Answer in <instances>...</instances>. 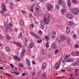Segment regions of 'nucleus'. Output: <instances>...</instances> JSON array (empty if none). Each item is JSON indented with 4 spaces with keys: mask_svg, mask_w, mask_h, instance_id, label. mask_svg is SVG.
<instances>
[{
    "mask_svg": "<svg viewBox=\"0 0 79 79\" xmlns=\"http://www.w3.org/2000/svg\"><path fill=\"white\" fill-rule=\"evenodd\" d=\"M50 16H48V19H47L46 18H44L43 19V23L44 24H48L49 23V22H50Z\"/></svg>",
    "mask_w": 79,
    "mask_h": 79,
    "instance_id": "nucleus-1",
    "label": "nucleus"
},
{
    "mask_svg": "<svg viewBox=\"0 0 79 79\" xmlns=\"http://www.w3.org/2000/svg\"><path fill=\"white\" fill-rule=\"evenodd\" d=\"M2 7L3 8L2 9V10L1 11V13L2 14H3L4 12H5L6 11V6H5L4 4H2Z\"/></svg>",
    "mask_w": 79,
    "mask_h": 79,
    "instance_id": "nucleus-2",
    "label": "nucleus"
},
{
    "mask_svg": "<svg viewBox=\"0 0 79 79\" xmlns=\"http://www.w3.org/2000/svg\"><path fill=\"white\" fill-rule=\"evenodd\" d=\"M66 16V17L69 19H72L73 18V15L71 14H67Z\"/></svg>",
    "mask_w": 79,
    "mask_h": 79,
    "instance_id": "nucleus-3",
    "label": "nucleus"
},
{
    "mask_svg": "<svg viewBox=\"0 0 79 79\" xmlns=\"http://www.w3.org/2000/svg\"><path fill=\"white\" fill-rule=\"evenodd\" d=\"M47 64L45 63H43L42 66V69L43 70H45V69L47 68Z\"/></svg>",
    "mask_w": 79,
    "mask_h": 79,
    "instance_id": "nucleus-4",
    "label": "nucleus"
},
{
    "mask_svg": "<svg viewBox=\"0 0 79 79\" xmlns=\"http://www.w3.org/2000/svg\"><path fill=\"white\" fill-rule=\"evenodd\" d=\"M73 12L74 15H77V14L79 13V10L77 9H74L73 10Z\"/></svg>",
    "mask_w": 79,
    "mask_h": 79,
    "instance_id": "nucleus-5",
    "label": "nucleus"
},
{
    "mask_svg": "<svg viewBox=\"0 0 79 79\" xmlns=\"http://www.w3.org/2000/svg\"><path fill=\"white\" fill-rule=\"evenodd\" d=\"M60 38L62 42H64V41L68 39V38L65 36H61Z\"/></svg>",
    "mask_w": 79,
    "mask_h": 79,
    "instance_id": "nucleus-6",
    "label": "nucleus"
},
{
    "mask_svg": "<svg viewBox=\"0 0 79 79\" xmlns=\"http://www.w3.org/2000/svg\"><path fill=\"white\" fill-rule=\"evenodd\" d=\"M25 51L26 48H25V47H24L23 48V50H22V52L21 54V56H24V53H25Z\"/></svg>",
    "mask_w": 79,
    "mask_h": 79,
    "instance_id": "nucleus-7",
    "label": "nucleus"
},
{
    "mask_svg": "<svg viewBox=\"0 0 79 79\" xmlns=\"http://www.w3.org/2000/svg\"><path fill=\"white\" fill-rule=\"evenodd\" d=\"M55 66L57 69H59L60 68V62H57L55 64Z\"/></svg>",
    "mask_w": 79,
    "mask_h": 79,
    "instance_id": "nucleus-8",
    "label": "nucleus"
},
{
    "mask_svg": "<svg viewBox=\"0 0 79 79\" xmlns=\"http://www.w3.org/2000/svg\"><path fill=\"white\" fill-rule=\"evenodd\" d=\"M51 47H52L53 49L54 50H55V49H56L58 47L57 46H56V44L55 43H53L52 44Z\"/></svg>",
    "mask_w": 79,
    "mask_h": 79,
    "instance_id": "nucleus-9",
    "label": "nucleus"
},
{
    "mask_svg": "<svg viewBox=\"0 0 79 79\" xmlns=\"http://www.w3.org/2000/svg\"><path fill=\"white\" fill-rule=\"evenodd\" d=\"M23 42L24 44L25 47L27 46V38L25 37L23 39Z\"/></svg>",
    "mask_w": 79,
    "mask_h": 79,
    "instance_id": "nucleus-10",
    "label": "nucleus"
},
{
    "mask_svg": "<svg viewBox=\"0 0 79 79\" xmlns=\"http://www.w3.org/2000/svg\"><path fill=\"white\" fill-rule=\"evenodd\" d=\"M26 61L27 63V65L28 66H31V63H30V60L27 58L26 59Z\"/></svg>",
    "mask_w": 79,
    "mask_h": 79,
    "instance_id": "nucleus-11",
    "label": "nucleus"
},
{
    "mask_svg": "<svg viewBox=\"0 0 79 79\" xmlns=\"http://www.w3.org/2000/svg\"><path fill=\"white\" fill-rule=\"evenodd\" d=\"M4 26L6 30H8L9 27H8V23H6L4 24Z\"/></svg>",
    "mask_w": 79,
    "mask_h": 79,
    "instance_id": "nucleus-12",
    "label": "nucleus"
},
{
    "mask_svg": "<svg viewBox=\"0 0 79 79\" xmlns=\"http://www.w3.org/2000/svg\"><path fill=\"white\" fill-rule=\"evenodd\" d=\"M74 61V59H68L65 60L66 62H72Z\"/></svg>",
    "mask_w": 79,
    "mask_h": 79,
    "instance_id": "nucleus-13",
    "label": "nucleus"
},
{
    "mask_svg": "<svg viewBox=\"0 0 79 79\" xmlns=\"http://www.w3.org/2000/svg\"><path fill=\"white\" fill-rule=\"evenodd\" d=\"M30 34H31V35H33V36H34V37H35V38H37V36L35 34L32 32L31 31L30 32Z\"/></svg>",
    "mask_w": 79,
    "mask_h": 79,
    "instance_id": "nucleus-14",
    "label": "nucleus"
},
{
    "mask_svg": "<svg viewBox=\"0 0 79 79\" xmlns=\"http://www.w3.org/2000/svg\"><path fill=\"white\" fill-rule=\"evenodd\" d=\"M34 47V44L32 43H31L28 46L29 48H32V47Z\"/></svg>",
    "mask_w": 79,
    "mask_h": 79,
    "instance_id": "nucleus-15",
    "label": "nucleus"
},
{
    "mask_svg": "<svg viewBox=\"0 0 79 79\" xmlns=\"http://www.w3.org/2000/svg\"><path fill=\"white\" fill-rule=\"evenodd\" d=\"M67 5L68 7H70L71 6V1L68 0L67 2Z\"/></svg>",
    "mask_w": 79,
    "mask_h": 79,
    "instance_id": "nucleus-16",
    "label": "nucleus"
},
{
    "mask_svg": "<svg viewBox=\"0 0 79 79\" xmlns=\"http://www.w3.org/2000/svg\"><path fill=\"white\" fill-rule=\"evenodd\" d=\"M66 9H62L61 10V13H62V14L63 15H64V13H65V12H66Z\"/></svg>",
    "mask_w": 79,
    "mask_h": 79,
    "instance_id": "nucleus-17",
    "label": "nucleus"
},
{
    "mask_svg": "<svg viewBox=\"0 0 79 79\" xmlns=\"http://www.w3.org/2000/svg\"><path fill=\"white\" fill-rule=\"evenodd\" d=\"M20 23L21 25L22 26H24V21H23V19L20 20Z\"/></svg>",
    "mask_w": 79,
    "mask_h": 79,
    "instance_id": "nucleus-18",
    "label": "nucleus"
},
{
    "mask_svg": "<svg viewBox=\"0 0 79 79\" xmlns=\"http://www.w3.org/2000/svg\"><path fill=\"white\" fill-rule=\"evenodd\" d=\"M68 24H69V25L70 26H73V22L71 21H69L68 22Z\"/></svg>",
    "mask_w": 79,
    "mask_h": 79,
    "instance_id": "nucleus-19",
    "label": "nucleus"
},
{
    "mask_svg": "<svg viewBox=\"0 0 79 79\" xmlns=\"http://www.w3.org/2000/svg\"><path fill=\"white\" fill-rule=\"evenodd\" d=\"M22 34H23L22 32H21L20 33V34H19L18 35V38H19V39H21V38H22Z\"/></svg>",
    "mask_w": 79,
    "mask_h": 79,
    "instance_id": "nucleus-20",
    "label": "nucleus"
},
{
    "mask_svg": "<svg viewBox=\"0 0 79 79\" xmlns=\"http://www.w3.org/2000/svg\"><path fill=\"white\" fill-rule=\"evenodd\" d=\"M46 52H45V50L44 49H42L41 51V53L43 55H45V54Z\"/></svg>",
    "mask_w": 79,
    "mask_h": 79,
    "instance_id": "nucleus-21",
    "label": "nucleus"
},
{
    "mask_svg": "<svg viewBox=\"0 0 79 79\" xmlns=\"http://www.w3.org/2000/svg\"><path fill=\"white\" fill-rule=\"evenodd\" d=\"M70 55L69 54L67 55L65 57L64 60H66V59H68V58H69L70 57Z\"/></svg>",
    "mask_w": 79,
    "mask_h": 79,
    "instance_id": "nucleus-22",
    "label": "nucleus"
},
{
    "mask_svg": "<svg viewBox=\"0 0 79 79\" xmlns=\"http://www.w3.org/2000/svg\"><path fill=\"white\" fill-rule=\"evenodd\" d=\"M14 58L17 60H18V61H19L20 60V58H19V57H17L16 56H15Z\"/></svg>",
    "mask_w": 79,
    "mask_h": 79,
    "instance_id": "nucleus-23",
    "label": "nucleus"
},
{
    "mask_svg": "<svg viewBox=\"0 0 79 79\" xmlns=\"http://www.w3.org/2000/svg\"><path fill=\"white\" fill-rule=\"evenodd\" d=\"M58 3L60 4V5H62V4H63V1H62V0H59Z\"/></svg>",
    "mask_w": 79,
    "mask_h": 79,
    "instance_id": "nucleus-24",
    "label": "nucleus"
},
{
    "mask_svg": "<svg viewBox=\"0 0 79 79\" xmlns=\"http://www.w3.org/2000/svg\"><path fill=\"white\" fill-rule=\"evenodd\" d=\"M10 8H13V2H11L10 3Z\"/></svg>",
    "mask_w": 79,
    "mask_h": 79,
    "instance_id": "nucleus-25",
    "label": "nucleus"
},
{
    "mask_svg": "<svg viewBox=\"0 0 79 79\" xmlns=\"http://www.w3.org/2000/svg\"><path fill=\"white\" fill-rule=\"evenodd\" d=\"M32 7H33V6H31L30 8V10L31 12H33L34 11V9H33V8Z\"/></svg>",
    "mask_w": 79,
    "mask_h": 79,
    "instance_id": "nucleus-26",
    "label": "nucleus"
},
{
    "mask_svg": "<svg viewBox=\"0 0 79 79\" xmlns=\"http://www.w3.org/2000/svg\"><path fill=\"white\" fill-rule=\"evenodd\" d=\"M60 6V5L59 4H57L55 6V7L56 9H58L59 7Z\"/></svg>",
    "mask_w": 79,
    "mask_h": 79,
    "instance_id": "nucleus-27",
    "label": "nucleus"
},
{
    "mask_svg": "<svg viewBox=\"0 0 79 79\" xmlns=\"http://www.w3.org/2000/svg\"><path fill=\"white\" fill-rule=\"evenodd\" d=\"M51 37L52 39H55V35H53V34H51Z\"/></svg>",
    "mask_w": 79,
    "mask_h": 79,
    "instance_id": "nucleus-28",
    "label": "nucleus"
},
{
    "mask_svg": "<svg viewBox=\"0 0 79 79\" xmlns=\"http://www.w3.org/2000/svg\"><path fill=\"white\" fill-rule=\"evenodd\" d=\"M5 48L6 50V51H7V52H9V51L10 50V48H9V47H6Z\"/></svg>",
    "mask_w": 79,
    "mask_h": 79,
    "instance_id": "nucleus-29",
    "label": "nucleus"
},
{
    "mask_svg": "<svg viewBox=\"0 0 79 79\" xmlns=\"http://www.w3.org/2000/svg\"><path fill=\"white\" fill-rule=\"evenodd\" d=\"M41 28L42 29H44V27H45L44 25H43V24L42 23L41 24Z\"/></svg>",
    "mask_w": 79,
    "mask_h": 79,
    "instance_id": "nucleus-30",
    "label": "nucleus"
},
{
    "mask_svg": "<svg viewBox=\"0 0 79 79\" xmlns=\"http://www.w3.org/2000/svg\"><path fill=\"white\" fill-rule=\"evenodd\" d=\"M42 40L41 39H40L39 40H38L37 41V42L38 43V44H40L42 42Z\"/></svg>",
    "mask_w": 79,
    "mask_h": 79,
    "instance_id": "nucleus-31",
    "label": "nucleus"
},
{
    "mask_svg": "<svg viewBox=\"0 0 79 79\" xmlns=\"http://www.w3.org/2000/svg\"><path fill=\"white\" fill-rule=\"evenodd\" d=\"M45 38L46 39V40H47V41H48V40H49V37H48V36L45 35Z\"/></svg>",
    "mask_w": 79,
    "mask_h": 79,
    "instance_id": "nucleus-32",
    "label": "nucleus"
},
{
    "mask_svg": "<svg viewBox=\"0 0 79 79\" xmlns=\"http://www.w3.org/2000/svg\"><path fill=\"white\" fill-rule=\"evenodd\" d=\"M10 72L11 73H13L14 74L15 73V71H17L16 70H13V69L11 70L10 71Z\"/></svg>",
    "mask_w": 79,
    "mask_h": 79,
    "instance_id": "nucleus-33",
    "label": "nucleus"
},
{
    "mask_svg": "<svg viewBox=\"0 0 79 79\" xmlns=\"http://www.w3.org/2000/svg\"><path fill=\"white\" fill-rule=\"evenodd\" d=\"M72 2L73 3H77V1L76 0H72Z\"/></svg>",
    "mask_w": 79,
    "mask_h": 79,
    "instance_id": "nucleus-34",
    "label": "nucleus"
},
{
    "mask_svg": "<svg viewBox=\"0 0 79 79\" xmlns=\"http://www.w3.org/2000/svg\"><path fill=\"white\" fill-rule=\"evenodd\" d=\"M59 52V50H58V49H56L54 53L55 54H57Z\"/></svg>",
    "mask_w": 79,
    "mask_h": 79,
    "instance_id": "nucleus-35",
    "label": "nucleus"
},
{
    "mask_svg": "<svg viewBox=\"0 0 79 79\" xmlns=\"http://www.w3.org/2000/svg\"><path fill=\"white\" fill-rule=\"evenodd\" d=\"M67 44H69V42H70V39H69V38H68L67 39Z\"/></svg>",
    "mask_w": 79,
    "mask_h": 79,
    "instance_id": "nucleus-36",
    "label": "nucleus"
},
{
    "mask_svg": "<svg viewBox=\"0 0 79 79\" xmlns=\"http://www.w3.org/2000/svg\"><path fill=\"white\" fill-rule=\"evenodd\" d=\"M66 32L68 34H69L70 33V30L69 29H67L66 30Z\"/></svg>",
    "mask_w": 79,
    "mask_h": 79,
    "instance_id": "nucleus-37",
    "label": "nucleus"
},
{
    "mask_svg": "<svg viewBox=\"0 0 79 79\" xmlns=\"http://www.w3.org/2000/svg\"><path fill=\"white\" fill-rule=\"evenodd\" d=\"M14 74H16V76H18V75L19 74V73H18L16 72V71H15L14 73Z\"/></svg>",
    "mask_w": 79,
    "mask_h": 79,
    "instance_id": "nucleus-38",
    "label": "nucleus"
},
{
    "mask_svg": "<svg viewBox=\"0 0 79 79\" xmlns=\"http://www.w3.org/2000/svg\"><path fill=\"white\" fill-rule=\"evenodd\" d=\"M37 49L36 48V47H34L33 49V50L34 51V52L37 51Z\"/></svg>",
    "mask_w": 79,
    "mask_h": 79,
    "instance_id": "nucleus-39",
    "label": "nucleus"
},
{
    "mask_svg": "<svg viewBox=\"0 0 79 79\" xmlns=\"http://www.w3.org/2000/svg\"><path fill=\"white\" fill-rule=\"evenodd\" d=\"M50 8H53V6H52V5L51 4H49V5L48 6Z\"/></svg>",
    "mask_w": 79,
    "mask_h": 79,
    "instance_id": "nucleus-40",
    "label": "nucleus"
},
{
    "mask_svg": "<svg viewBox=\"0 0 79 79\" xmlns=\"http://www.w3.org/2000/svg\"><path fill=\"white\" fill-rule=\"evenodd\" d=\"M71 54L73 56H74V55H75V53L74 52H71Z\"/></svg>",
    "mask_w": 79,
    "mask_h": 79,
    "instance_id": "nucleus-41",
    "label": "nucleus"
},
{
    "mask_svg": "<svg viewBox=\"0 0 79 79\" xmlns=\"http://www.w3.org/2000/svg\"><path fill=\"white\" fill-rule=\"evenodd\" d=\"M28 17L29 18H32V16L31 14H29L28 15Z\"/></svg>",
    "mask_w": 79,
    "mask_h": 79,
    "instance_id": "nucleus-42",
    "label": "nucleus"
},
{
    "mask_svg": "<svg viewBox=\"0 0 79 79\" xmlns=\"http://www.w3.org/2000/svg\"><path fill=\"white\" fill-rule=\"evenodd\" d=\"M6 75L8 76H9V77H11V75H10V74L6 73Z\"/></svg>",
    "mask_w": 79,
    "mask_h": 79,
    "instance_id": "nucleus-43",
    "label": "nucleus"
},
{
    "mask_svg": "<svg viewBox=\"0 0 79 79\" xmlns=\"http://www.w3.org/2000/svg\"><path fill=\"white\" fill-rule=\"evenodd\" d=\"M75 48H79V45L76 44L75 46Z\"/></svg>",
    "mask_w": 79,
    "mask_h": 79,
    "instance_id": "nucleus-44",
    "label": "nucleus"
},
{
    "mask_svg": "<svg viewBox=\"0 0 79 79\" xmlns=\"http://www.w3.org/2000/svg\"><path fill=\"white\" fill-rule=\"evenodd\" d=\"M38 33L39 34H42V31H38Z\"/></svg>",
    "mask_w": 79,
    "mask_h": 79,
    "instance_id": "nucleus-45",
    "label": "nucleus"
},
{
    "mask_svg": "<svg viewBox=\"0 0 79 79\" xmlns=\"http://www.w3.org/2000/svg\"><path fill=\"white\" fill-rule=\"evenodd\" d=\"M19 66L20 67H21V68H22V67H23V65L21 64H19Z\"/></svg>",
    "mask_w": 79,
    "mask_h": 79,
    "instance_id": "nucleus-46",
    "label": "nucleus"
},
{
    "mask_svg": "<svg viewBox=\"0 0 79 79\" xmlns=\"http://www.w3.org/2000/svg\"><path fill=\"white\" fill-rule=\"evenodd\" d=\"M47 9L48 11H50V8L48 6L47 7Z\"/></svg>",
    "mask_w": 79,
    "mask_h": 79,
    "instance_id": "nucleus-47",
    "label": "nucleus"
},
{
    "mask_svg": "<svg viewBox=\"0 0 79 79\" xmlns=\"http://www.w3.org/2000/svg\"><path fill=\"white\" fill-rule=\"evenodd\" d=\"M46 46L47 48H48V47H49V45L48 44V43H47Z\"/></svg>",
    "mask_w": 79,
    "mask_h": 79,
    "instance_id": "nucleus-48",
    "label": "nucleus"
},
{
    "mask_svg": "<svg viewBox=\"0 0 79 79\" xmlns=\"http://www.w3.org/2000/svg\"><path fill=\"white\" fill-rule=\"evenodd\" d=\"M75 64H76V65L77 66H78V65H79V61L76 62L75 63Z\"/></svg>",
    "mask_w": 79,
    "mask_h": 79,
    "instance_id": "nucleus-49",
    "label": "nucleus"
},
{
    "mask_svg": "<svg viewBox=\"0 0 79 79\" xmlns=\"http://www.w3.org/2000/svg\"><path fill=\"white\" fill-rule=\"evenodd\" d=\"M18 46H19L20 47H21V48H22L23 47V46L21 45L20 44L18 43Z\"/></svg>",
    "mask_w": 79,
    "mask_h": 79,
    "instance_id": "nucleus-50",
    "label": "nucleus"
},
{
    "mask_svg": "<svg viewBox=\"0 0 79 79\" xmlns=\"http://www.w3.org/2000/svg\"><path fill=\"white\" fill-rule=\"evenodd\" d=\"M69 79H74V77L73 76H71L70 77Z\"/></svg>",
    "mask_w": 79,
    "mask_h": 79,
    "instance_id": "nucleus-51",
    "label": "nucleus"
},
{
    "mask_svg": "<svg viewBox=\"0 0 79 79\" xmlns=\"http://www.w3.org/2000/svg\"><path fill=\"white\" fill-rule=\"evenodd\" d=\"M21 11L23 14H25V13H26V12H25V11H23V10H22Z\"/></svg>",
    "mask_w": 79,
    "mask_h": 79,
    "instance_id": "nucleus-52",
    "label": "nucleus"
},
{
    "mask_svg": "<svg viewBox=\"0 0 79 79\" xmlns=\"http://www.w3.org/2000/svg\"><path fill=\"white\" fill-rule=\"evenodd\" d=\"M13 44H15V45H18V43L16 42H13Z\"/></svg>",
    "mask_w": 79,
    "mask_h": 79,
    "instance_id": "nucleus-53",
    "label": "nucleus"
},
{
    "mask_svg": "<svg viewBox=\"0 0 79 79\" xmlns=\"http://www.w3.org/2000/svg\"><path fill=\"white\" fill-rule=\"evenodd\" d=\"M9 29L10 30V32H12L13 31V30L11 28V27L9 28Z\"/></svg>",
    "mask_w": 79,
    "mask_h": 79,
    "instance_id": "nucleus-54",
    "label": "nucleus"
},
{
    "mask_svg": "<svg viewBox=\"0 0 79 79\" xmlns=\"http://www.w3.org/2000/svg\"><path fill=\"white\" fill-rule=\"evenodd\" d=\"M62 58H60V59L59 60V62H60V63H61V61H62Z\"/></svg>",
    "mask_w": 79,
    "mask_h": 79,
    "instance_id": "nucleus-55",
    "label": "nucleus"
},
{
    "mask_svg": "<svg viewBox=\"0 0 79 79\" xmlns=\"http://www.w3.org/2000/svg\"><path fill=\"white\" fill-rule=\"evenodd\" d=\"M9 26L10 27H12L13 26V24L11 23H9Z\"/></svg>",
    "mask_w": 79,
    "mask_h": 79,
    "instance_id": "nucleus-56",
    "label": "nucleus"
},
{
    "mask_svg": "<svg viewBox=\"0 0 79 79\" xmlns=\"http://www.w3.org/2000/svg\"><path fill=\"white\" fill-rule=\"evenodd\" d=\"M76 36H77V35H76V34H74L73 35V37L75 38V39H76Z\"/></svg>",
    "mask_w": 79,
    "mask_h": 79,
    "instance_id": "nucleus-57",
    "label": "nucleus"
},
{
    "mask_svg": "<svg viewBox=\"0 0 79 79\" xmlns=\"http://www.w3.org/2000/svg\"><path fill=\"white\" fill-rule=\"evenodd\" d=\"M10 66L12 68H14V66H13V65L11 64H10Z\"/></svg>",
    "mask_w": 79,
    "mask_h": 79,
    "instance_id": "nucleus-58",
    "label": "nucleus"
},
{
    "mask_svg": "<svg viewBox=\"0 0 79 79\" xmlns=\"http://www.w3.org/2000/svg\"><path fill=\"white\" fill-rule=\"evenodd\" d=\"M26 76V73H22V76Z\"/></svg>",
    "mask_w": 79,
    "mask_h": 79,
    "instance_id": "nucleus-59",
    "label": "nucleus"
},
{
    "mask_svg": "<svg viewBox=\"0 0 79 79\" xmlns=\"http://www.w3.org/2000/svg\"><path fill=\"white\" fill-rule=\"evenodd\" d=\"M71 65L72 66H77L76 65V63H74V64H71Z\"/></svg>",
    "mask_w": 79,
    "mask_h": 79,
    "instance_id": "nucleus-60",
    "label": "nucleus"
},
{
    "mask_svg": "<svg viewBox=\"0 0 79 79\" xmlns=\"http://www.w3.org/2000/svg\"><path fill=\"white\" fill-rule=\"evenodd\" d=\"M7 39H11V37L10 36H8L7 37Z\"/></svg>",
    "mask_w": 79,
    "mask_h": 79,
    "instance_id": "nucleus-61",
    "label": "nucleus"
},
{
    "mask_svg": "<svg viewBox=\"0 0 79 79\" xmlns=\"http://www.w3.org/2000/svg\"><path fill=\"white\" fill-rule=\"evenodd\" d=\"M55 34H56V32H55V31H52V34H53L54 35H55Z\"/></svg>",
    "mask_w": 79,
    "mask_h": 79,
    "instance_id": "nucleus-62",
    "label": "nucleus"
},
{
    "mask_svg": "<svg viewBox=\"0 0 79 79\" xmlns=\"http://www.w3.org/2000/svg\"><path fill=\"white\" fill-rule=\"evenodd\" d=\"M45 75H46V73H44V74H42V76L43 77L45 76Z\"/></svg>",
    "mask_w": 79,
    "mask_h": 79,
    "instance_id": "nucleus-63",
    "label": "nucleus"
},
{
    "mask_svg": "<svg viewBox=\"0 0 79 79\" xmlns=\"http://www.w3.org/2000/svg\"><path fill=\"white\" fill-rule=\"evenodd\" d=\"M61 71H62V72H66V70H64V69H62L61 70Z\"/></svg>",
    "mask_w": 79,
    "mask_h": 79,
    "instance_id": "nucleus-64",
    "label": "nucleus"
}]
</instances>
